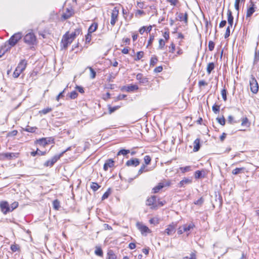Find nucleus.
Listing matches in <instances>:
<instances>
[{"instance_id": "obj_1", "label": "nucleus", "mask_w": 259, "mask_h": 259, "mask_svg": "<svg viewBox=\"0 0 259 259\" xmlns=\"http://www.w3.org/2000/svg\"><path fill=\"white\" fill-rule=\"evenodd\" d=\"M22 37V34L21 32H17L14 34L7 41L5 45H7V47L11 48L15 46L17 43L20 40Z\"/></svg>"}, {"instance_id": "obj_2", "label": "nucleus", "mask_w": 259, "mask_h": 259, "mask_svg": "<svg viewBox=\"0 0 259 259\" xmlns=\"http://www.w3.org/2000/svg\"><path fill=\"white\" fill-rule=\"evenodd\" d=\"M70 147L68 148L66 150L61 152L59 154H56L55 155H54L52 158L45 162V163L44 164V166L47 167H52L60 158V157H61L63 156L64 153L67 151L68 150H70Z\"/></svg>"}, {"instance_id": "obj_3", "label": "nucleus", "mask_w": 259, "mask_h": 259, "mask_svg": "<svg viewBox=\"0 0 259 259\" xmlns=\"http://www.w3.org/2000/svg\"><path fill=\"white\" fill-rule=\"evenodd\" d=\"M25 43L28 45H33L36 41V38L33 32H29L23 38Z\"/></svg>"}, {"instance_id": "obj_4", "label": "nucleus", "mask_w": 259, "mask_h": 259, "mask_svg": "<svg viewBox=\"0 0 259 259\" xmlns=\"http://www.w3.org/2000/svg\"><path fill=\"white\" fill-rule=\"evenodd\" d=\"M74 39L69 35L68 32H66L63 36L61 43L63 48L66 49L70 45Z\"/></svg>"}, {"instance_id": "obj_5", "label": "nucleus", "mask_w": 259, "mask_h": 259, "mask_svg": "<svg viewBox=\"0 0 259 259\" xmlns=\"http://www.w3.org/2000/svg\"><path fill=\"white\" fill-rule=\"evenodd\" d=\"M249 84L250 90L252 93L256 94L258 91V85L256 79L253 75H251L249 80Z\"/></svg>"}, {"instance_id": "obj_6", "label": "nucleus", "mask_w": 259, "mask_h": 259, "mask_svg": "<svg viewBox=\"0 0 259 259\" xmlns=\"http://www.w3.org/2000/svg\"><path fill=\"white\" fill-rule=\"evenodd\" d=\"M54 143V139L51 137L43 138L36 141V144L41 146L52 144Z\"/></svg>"}, {"instance_id": "obj_7", "label": "nucleus", "mask_w": 259, "mask_h": 259, "mask_svg": "<svg viewBox=\"0 0 259 259\" xmlns=\"http://www.w3.org/2000/svg\"><path fill=\"white\" fill-rule=\"evenodd\" d=\"M0 208L2 212L5 214L11 211V207L8 202L6 201H2L0 202Z\"/></svg>"}, {"instance_id": "obj_8", "label": "nucleus", "mask_w": 259, "mask_h": 259, "mask_svg": "<svg viewBox=\"0 0 259 259\" xmlns=\"http://www.w3.org/2000/svg\"><path fill=\"white\" fill-rule=\"evenodd\" d=\"M177 227V224L172 223L167 226V228L165 229L164 233L166 234L167 235H171L174 234L176 232Z\"/></svg>"}, {"instance_id": "obj_9", "label": "nucleus", "mask_w": 259, "mask_h": 259, "mask_svg": "<svg viewBox=\"0 0 259 259\" xmlns=\"http://www.w3.org/2000/svg\"><path fill=\"white\" fill-rule=\"evenodd\" d=\"M118 10L117 9L116 7H115L113 10H112V13H111V21L110 23L112 26H114L117 20V17L118 15Z\"/></svg>"}, {"instance_id": "obj_10", "label": "nucleus", "mask_w": 259, "mask_h": 259, "mask_svg": "<svg viewBox=\"0 0 259 259\" xmlns=\"http://www.w3.org/2000/svg\"><path fill=\"white\" fill-rule=\"evenodd\" d=\"M156 197L155 196H152L147 199L146 205L150 206L151 208H155L156 207Z\"/></svg>"}, {"instance_id": "obj_11", "label": "nucleus", "mask_w": 259, "mask_h": 259, "mask_svg": "<svg viewBox=\"0 0 259 259\" xmlns=\"http://www.w3.org/2000/svg\"><path fill=\"white\" fill-rule=\"evenodd\" d=\"M137 226L142 234L149 233L151 232L150 230L146 226L142 225L139 223H137Z\"/></svg>"}, {"instance_id": "obj_12", "label": "nucleus", "mask_w": 259, "mask_h": 259, "mask_svg": "<svg viewBox=\"0 0 259 259\" xmlns=\"http://www.w3.org/2000/svg\"><path fill=\"white\" fill-rule=\"evenodd\" d=\"M140 164V161L137 158H134L130 159L126 161V165L127 166H137Z\"/></svg>"}, {"instance_id": "obj_13", "label": "nucleus", "mask_w": 259, "mask_h": 259, "mask_svg": "<svg viewBox=\"0 0 259 259\" xmlns=\"http://www.w3.org/2000/svg\"><path fill=\"white\" fill-rule=\"evenodd\" d=\"M227 19L228 22V26L232 27L233 24L234 17L232 16V12L230 10H228L227 12Z\"/></svg>"}, {"instance_id": "obj_14", "label": "nucleus", "mask_w": 259, "mask_h": 259, "mask_svg": "<svg viewBox=\"0 0 259 259\" xmlns=\"http://www.w3.org/2000/svg\"><path fill=\"white\" fill-rule=\"evenodd\" d=\"M26 66L27 61L25 59H23L19 62L16 68L21 71V72H23L25 69Z\"/></svg>"}, {"instance_id": "obj_15", "label": "nucleus", "mask_w": 259, "mask_h": 259, "mask_svg": "<svg viewBox=\"0 0 259 259\" xmlns=\"http://www.w3.org/2000/svg\"><path fill=\"white\" fill-rule=\"evenodd\" d=\"M114 166V161L109 159L107 160L104 164L103 168L104 170L107 171L109 167H112Z\"/></svg>"}, {"instance_id": "obj_16", "label": "nucleus", "mask_w": 259, "mask_h": 259, "mask_svg": "<svg viewBox=\"0 0 259 259\" xmlns=\"http://www.w3.org/2000/svg\"><path fill=\"white\" fill-rule=\"evenodd\" d=\"M18 153H5L2 154V156L7 159H11L17 157Z\"/></svg>"}, {"instance_id": "obj_17", "label": "nucleus", "mask_w": 259, "mask_h": 259, "mask_svg": "<svg viewBox=\"0 0 259 259\" xmlns=\"http://www.w3.org/2000/svg\"><path fill=\"white\" fill-rule=\"evenodd\" d=\"M254 11V5L252 2H251V6L247 10L246 18L250 17L253 14Z\"/></svg>"}, {"instance_id": "obj_18", "label": "nucleus", "mask_w": 259, "mask_h": 259, "mask_svg": "<svg viewBox=\"0 0 259 259\" xmlns=\"http://www.w3.org/2000/svg\"><path fill=\"white\" fill-rule=\"evenodd\" d=\"M73 14V12L72 9L69 10L68 9H67L66 12L63 13V14L62 15V17L64 19H67L69 18L71 16H72Z\"/></svg>"}, {"instance_id": "obj_19", "label": "nucleus", "mask_w": 259, "mask_h": 259, "mask_svg": "<svg viewBox=\"0 0 259 259\" xmlns=\"http://www.w3.org/2000/svg\"><path fill=\"white\" fill-rule=\"evenodd\" d=\"M183 226L184 227V231H185V232H188L195 227V225L193 223H191L188 225H184Z\"/></svg>"}, {"instance_id": "obj_20", "label": "nucleus", "mask_w": 259, "mask_h": 259, "mask_svg": "<svg viewBox=\"0 0 259 259\" xmlns=\"http://www.w3.org/2000/svg\"><path fill=\"white\" fill-rule=\"evenodd\" d=\"M164 187V185L162 183H160L157 185L156 186L154 187L152 191L154 193H158L162 188H163Z\"/></svg>"}, {"instance_id": "obj_21", "label": "nucleus", "mask_w": 259, "mask_h": 259, "mask_svg": "<svg viewBox=\"0 0 259 259\" xmlns=\"http://www.w3.org/2000/svg\"><path fill=\"white\" fill-rule=\"evenodd\" d=\"M245 168L243 167H239V168H236L232 170V173L233 175H236L241 173H243L244 172Z\"/></svg>"}, {"instance_id": "obj_22", "label": "nucleus", "mask_w": 259, "mask_h": 259, "mask_svg": "<svg viewBox=\"0 0 259 259\" xmlns=\"http://www.w3.org/2000/svg\"><path fill=\"white\" fill-rule=\"evenodd\" d=\"M136 78L137 80H139L140 82L143 83H145L148 81L147 78L143 77L141 73H138L136 76Z\"/></svg>"}, {"instance_id": "obj_23", "label": "nucleus", "mask_w": 259, "mask_h": 259, "mask_svg": "<svg viewBox=\"0 0 259 259\" xmlns=\"http://www.w3.org/2000/svg\"><path fill=\"white\" fill-rule=\"evenodd\" d=\"M179 20L181 21H184L186 23L188 22V15L186 13L185 14L180 13L179 15Z\"/></svg>"}, {"instance_id": "obj_24", "label": "nucleus", "mask_w": 259, "mask_h": 259, "mask_svg": "<svg viewBox=\"0 0 259 259\" xmlns=\"http://www.w3.org/2000/svg\"><path fill=\"white\" fill-rule=\"evenodd\" d=\"M214 68V64L213 62L208 63L206 68L207 73L209 74Z\"/></svg>"}, {"instance_id": "obj_25", "label": "nucleus", "mask_w": 259, "mask_h": 259, "mask_svg": "<svg viewBox=\"0 0 259 259\" xmlns=\"http://www.w3.org/2000/svg\"><path fill=\"white\" fill-rule=\"evenodd\" d=\"M10 50V47H7V45H4V46L2 47L1 50H0V58L8 51Z\"/></svg>"}, {"instance_id": "obj_26", "label": "nucleus", "mask_w": 259, "mask_h": 259, "mask_svg": "<svg viewBox=\"0 0 259 259\" xmlns=\"http://www.w3.org/2000/svg\"><path fill=\"white\" fill-rule=\"evenodd\" d=\"M191 180L188 178H185L184 179L180 181L179 183V186L180 187H183L185 185L189 184L191 183Z\"/></svg>"}, {"instance_id": "obj_27", "label": "nucleus", "mask_w": 259, "mask_h": 259, "mask_svg": "<svg viewBox=\"0 0 259 259\" xmlns=\"http://www.w3.org/2000/svg\"><path fill=\"white\" fill-rule=\"evenodd\" d=\"M81 32V30L80 29H76L74 32L69 34V35L72 37L73 39H74L76 36L78 35Z\"/></svg>"}, {"instance_id": "obj_28", "label": "nucleus", "mask_w": 259, "mask_h": 259, "mask_svg": "<svg viewBox=\"0 0 259 259\" xmlns=\"http://www.w3.org/2000/svg\"><path fill=\"white\" fill-rule=\"evenodd\" d=\"M98 28L97 23H93L92 24L90 27H89L88 31L89 33H92L95 32Z\"/></svg>"}, {"instance_id": "obj_29", "label": "nucleus", "mask_w": 259, "mask_h": 259, "mask_svg": "<svg viewBox=\"0 0 259 259\" xmlns=\"http://www.w3.org/2000/svg\"><path fill=\"white\" fill-rule=\"evenodd\" d=\"M95 253L96 255L99 256H103V252L102 251V249L100 247H96V249L95 251Z\"/></svg>"}, {"instance_id": "obj_30", "label": "nucleus", "mask_w": 259, "mask_h": 259, "mask_svg": "<svg viewBox=\"0 0 259 259\" xmlns=\"http://www.w3.org/2000/svg\"><path fill=\"white\" fill-rule=\"evenodd\" d=\"M107 256L108 259H116V255L112 250L108 251L107 253Z\"/></svg>"}, {"instance_id": "obj_31", "label": "nucleus", "mask_w": 259, "mask_h": 259, "mask_svg": "<svg viewBox=\"0 0 259 259\" xmlns=\"http://www.w3.org/2000/svg\"><path fill=\"white\" fill-rule=\"evenodd\" d=\"M45 152H42L41 151L39 150L38 149H37V150L35 151H32L31 152V155L32 156H35L36 155H44Z\"/></svg>"}, {"instance_id": "obj_32", "label": "nucleus", "mask_w": 259, "mask_h": 259, "mask_svg": "<svg viewBox=\"0 0 259 259\" xmlns=\"http://www.w3.org/2000/svg\"><path fill=\"white\" fill-rule=\"evenodd\" d=\"M53 207L56 210H58L60 207V201L58 199L55 200L53 202Z\"/></svg>"}, {"instance_id": "obj_33", "label": "nucleus", "mask_w": 259, "mask_h": 259, "mask_svg": "<svg viewBox=\"0 0 259 259\" xmlns=\"http://www.w3.org/2000/svg\"><path fill=\"white\" fill-rule=\"evenodd\" d=\"M100 187V186L95 182H92L91 185V188L94 191H96Z\"/></svg>"}, {"instance_id": "obj_34", "label": "nucleus", "mask_w": 259, "mask_h": 259, "mask_svg": "<svg viewBox=\"0 0 259 259\" xmlns=\"http://www.w3.org/2000/svg\"><path fill=\"white\" fill-rule=\"evenodd\" d=\"M87 68H88L90 69L91 78H92V79L95 78L96 77V71L91 67H88Z\"/></svg>"}, {"instance_id": "obj_35", "label": "nucleus", "mask_w": 259, "mask_h": 259, "mask_svg": "<svg viewBox=\"0 0 259 259\" xmlns=\"http://www.w3.org/2000/svg\"><path fill=\"white\" fill-rule=\"evenodd\" d=\"M180 169L182 172L185 173L186 172H188L191 170V166H186L185 167H180Z\"/></svg>"}, {"instance_id": "obj_36", "label": "nucleus", "mask_w": 259, "mask_h": 259, "mask_svg": "<svg viewBox=\"0 0 259 259\" xmlns=\"http://www.w3.org/2000/svg\"><path fill=\"white\" fill-rule=\"evenodd\" d=\"M144 53L143 51H139L137 53V57L135 58V61H138L142 58L144 56Z\"/></svg>"}, {"instance_id": "obj_37", "label": "nucleus", "mask_w": 259, "mask_h": 259, "mask_svg": "<svg viewBox=\"0 0 259 259\" xmlns=\"http://www.w3.org/2000/svg\"><path fill=\"white\" fill-rule=\"evenodd\" d=\"M158 59L156 56L152 57L150 59V65L154 66L157 62Z\"/></svg>"}, {"instance_id": "obj_38", "label": "nucleus", "mask_w": 259, "mask_h": 259, "mask_svg": "<svg viewBox=\"0 0 259 259\" xmlns=\"http://www.w3.org/2000/svg\"><path fill=\"white\" fill-rule=\"evenodd\" d=\"M111 194V189L110 188H109L106 192H105L104 194L103 195L102 197V200H105L107 199L110 194Z\"/></svg>"}, {"instance_id": "obj_39", "label": "nucleus", "mask_w": 259, "mask_h": 259, "mask_svg": "<svg viewBox=\"0 0 259 259\" xmlns=\"http://www.w3.org/2000/svg\"><path fill=\"white\" fill-rule=\"evenodd\" d=\"M245 1V0H235L234 6L235 9L238 11V13H239L240 3L244 2Z\"/></svg>"}, {"instance_id": "obj_40", "label": "nucleus", "mask_w": 259, "mask_h": 259, "mask_svg": "<svg viewBox=\"0 0 259 259\" xmlns=\"http://www.w3.org/2000/svg\"><path fill=\"white\" fill-rule=\"evenodd\" d=\"M22 72L21 71L16 68L13 73V76L14 78H17Z\"/></svg>"}, {"instance_id": "obj_41", "label": "nucleus", "mask_w": 259, "mask_h": 259, "mask_svg": "<svg viewBox=\"0 0 259 259\" xmlns=\"http://www.w3.org/2000/svg\"><path fill=\"white\" fill-rule=\"evenodd\" d=\"M165 44V42L164 41V40L162 38L160 39L159 40V46H158V49L162 50Z\"/></svg>"}, {"instance_id": "obj_42", "label": "nucleus", "mask_w": 259, "mask_h": 259, "mask_svg": "<svg viewBox=\"0 0 259 259\" xmlns=\"http://www.w3.org/2000/svg\"><path fill=\"white\" fill-rule=\"evenodd\" d=\"M52 110V108L51 107H48L47 108H44L42 110L39 111L40 113H42L44 114H46L48 113L51 112Z\"/></svg>"}, {"instance_id": "obj_43", "label": "nucleus", "mask_w": 259, "mask_h": 259, "mask_svg": "<svg viewBox=\"0 0 259 259\" xmlns=\"http://www.w3.org/2000/svg\"><path fill=\"white\" fill-rule=\"evenodd\" d=\"M227 90L225 88L221 91V95L223 100L226 101L227 100Z\"/></svg>"}, {"instance_id": "obj_44", "label": "nucleus", "mask_w": 259, "mask_h": 259, "mask_svg": "<svg viewBox=\"0 0 259 259\" xmlns=\"http://www.w3.org/2000/svg\"><path fill=\"white\" fill-rule=\"evenodd\" d=\"M217 120L221 125H224L225 124L226 120L223 116L221 118H217Z\"/></svg>"}, {"instance_id": "obj_45", "label": "nucleus", "mask_w": 259, "mask_h": 259, "mask_svg": "<svg viewBox=\"0 0 259 259\" xmlns=\"http://www.w3.org/2000/svg\"><path fill=\"white\" fill-rule=\"evenodd\" d=\"M220 107L219 105H214L212 107V109L214 113L217 114L220 111Z\"/></svg>"}, {"instance_id": "obj_46", "label": "nucleus", "mask_w": 259, "mask_h": 259, "mask_svg": "<svg viewBox=\"0 0 259 259\" xmlns=\"http://www.w3.org/2000/svg\"><path fill=\"white\" fill-rule=\"evenodd\" d=\"M120 108V106H114L113 107H111V106H109V112L110 114L113 113V112H114L115 111H116V110H117L118 109H119Z\"/></svg>"}, {"instance_id": "obj_47", "label": "nucleus", "mask_w": 259, "mask_h": 259, "mask_svg": "<svg viewBox=\"0 0 259 259\" xmlns=\"http://www.w3.org/2000/svg\"><path fill=\"white\" fill-rule=\"evenodd\" d=\"M230 27H231L230 26H228L227 27L225 34L224 35L225 38H227L230 35Z\"/></svg>"}, {"instance_id": "obj_48", "label": "nucleus", "mask_w": 259, "mask_h": 259, "mask_svg": "<svg viewBox=\"0 0 259 259\" xmlns=\"http://www.w3.org/2000/svg\"><path fill=\"white\" fill-rule=\"evenodd\" d=\"M204 202V199L202 197L200 198L198 200L194 202V204L199 206H201Z\"/></svg>"}, {"instance_id": "obj_49", "label": "nucleus", "mask_w": 259, "mask_h": 259, "mask_svg": "<svg viewBox=\"0 0 259 259\" xmlns=\"http://www.w3.org/2000/svg\"><path fill=\"white\" fill-rule=\"evenodd\" d=\"M214 43L211 41V40H210L209 42H208V49L210 51H212L213 49H214Z\"/></svg>"}, {"instance_id": "obj_50", "label": "nucleus", "mask_w": 259, "mask_h": 259, "mask_svg": "<svg viewBox=\"0 0 259 259\" xmlns=\"http://www.w3.org/2000/svg\"><path fill=\"white\" fill-rule=\"evenodd\" d=\"M248 120L247 117L243 118L242 119L241 125L248 126Z\"/></svg>"}, {"instance_id": "obj_51", "label": "nucleus", "mask_w": 259, "mask_h": 259, "mask_svg": "<svg viewBox=\"0 0 259 259\" xmlns=\"http://www.w3.org/2000/svg\"><path fill=\"white\" fill-rule=\"evenodd\" d=\"M11 249L13 252H16V251H17L19 249V247L18 245L17 244H12L11 246Z\"/></svg>"}, {"instance_id": "obj_52", "label": "nucleus", "mask_w": 259, "mask_h": 259, "mask_svg": "<svg viewBox=\"0 0 259 259\" xmlns=\"http://www.w3.org/2000/svg\"><path fill=\"white\" fill-rule=\"evenodd\" d=\"M151 160V157L149 155H146L144 157V161L146 164H149Z\"/></svg>"}, {"instance_id": "obj_53", "label": "nucleus", "mask_w": 259, "mask_h": 259, "mask_svg": "<svg viewBox=\"0 0 259 259\" xmlns=\"http://www.w3.org/2000/svg\"><path fill=\"white\" fill-rule=\"evenodd\" d=\"M10 206L11 207V211H12L18 206V202H14Z\"/></svg>"}, {"instance_id": "obj_54", "label": "nucleus", "mask_w": 259, "mask_h": 259, "mask_svg": "<svg viewBox=\"0 0 259 259\" xmlns=\"http://www.w3.org/2000/svg\"><path fill=\"white\" fill-rule=\"evenodd\" d=\"M129 152H130V150H128L122 149L119 151L118 155L122 154L123 155H125Z\"/></svg>"}, {"instance_id": "obj_55", "label": "nucleus", "mask_w": 259, "mask_h": 259, "mask_svg": "<svg viewBox=\"0 0 259 259\" xmlns=\"http://www.w3.org/2000/svg\"><path fill=\"white\" fill-rule=\"evenodd\" d=\"M138 87L137 85H131L127 87V91H133L135 90H137Z\"/></svg>"}, {"instance_id": "obj_56", "label": "nucleus", "mask_w": 259, "mask_h": 259, "mask_svg": "<svg viewBox=\"0 0 259 259\" xmlns=\"http://www.w3.org/2000/svg\"><path fill=\"white\" fill-rule=\"evenodd\" d=\"M78 94L75 91H72L70 93V97L71 99H75L77 97Z\"/></svg>"}, {"instance_id": "obj_57", "label": "nucleus", "mask_w": 259, "mask_h": 259, "mask_svg": "<svg viewBox=\"0 0 259 259\" xmlns=\"http://www.w3.org/2000/svg\"><path fill=\"white\" fill-rule=\"evenodd\" d=\"M137 7L140 9H145V4L143 2H137Z\"/></svg>"}, {"instance_id": "obj_58", "label": "nucleus", "mask_w": 259, "mask_h": 259, "mask_svg": "<svg viewBox=\"0 0 259 259\" xmlns=\"http://www.w3.org/2000/svg\"><path fill=\"white\" fill-rule=\"evenodd\" d=\"M202 173L200 170H197L195 174V177L196 179H199L201 177Z\"/></svg>"}, {"instance_id": "obj_59", "label": "nucleus", "mask_w": 259, "mask_h": 259, "mask_svg": "<svg viewBox=\"0 0 259 259\" xmlns=\"http://www.w3.org/2000/svg\"><path fill=\"white\" fill-rule=\"evenodd\" d=\"M18 133V132L16 130H14L11 132H9L8 134V137H13V136H16Z\"/></svg>"}, {"instance_id": "obj_60", "label": "nucleus", "mask_w": 259, "mask_h": 259, "mask_svg": "<svg viewBox=\"0 0 259 259\" xmlns=\"http://www.w3.org/2000/svg\"><path fill=\"white\" fill-rule=\"evenodd\" d=\"M198 85H199V87H201V86L207 85V83L205 81H204L203 80H201L199 81Z\"/></svg>"}, {"instance_id": "obj_61", "label": "nucleus", "mask_w": 259, "mask_h": 259, "mask_svg": "<svg viewBox=\"0 0 259 259\" xmlns=\"http://www.w3.org/2000/svg\"><path fill=\"white\" fill-rule=\"evenodd\" d=\"M228 122L231 124L235 123L236 122L234 121V118L232 115H229L228 117Z\"/></svg>"}, {"instance_id": "obj_62", "label": "nucleus", "mask_w": 259, "mask_h": 259, "mask_svg": "<svg viewBox=\"0 0 259 259\" xmlns=\"http://www.w3.org/2000/svg\"><path fill=\"white\" fill-rule=\"evenodd\" d=\"M163 68L161 66L156 67L154 69V72L156 73H159L162 71Z\"/></svg>"}, {"instance_id": "obj_63", "label": "nucleus", "mask_w": 259, "mask_h": 259, "mask_svg": "<svg viewBox=\"0 0 259 259\" xmlns=\"http://www.w3.org/2000/svg\"><path fill=\"white\" fill-rule=\"evenodd\" d=\"M169 52L173 53L175 50V46L173 43H171L170 46H169Z\"/></svg>"}, {"instance_id": "obj_64", "label": "nucleus", "mask_w": 259, "mask_h": 259, "mask_svg": "<svg viewBox=\"0 0 259 259\" xmlns=\"http://www.w3.org/2000/svg\"><path fill=\"white\" fill-rule=\"evenodd\" d=\"M184 232H185V231H184V227L183 226H181L179 228L178 230V233L180 235L182 234Z\"/></svg>"}]
</instances>
